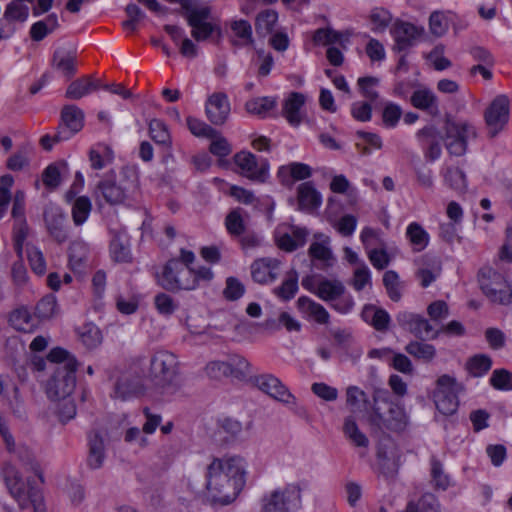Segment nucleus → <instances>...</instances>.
Listing matches in <instances>:
<instances>
[{
  "instance_id": "09e8293b",
  "label": "nucleus",
  "mask_w": 512,
  "mask_h": 512,
  "mask_svg": "<svg viewBox=\"0 0 512 512\" xmlns=\"http://www.w3.org/2000/svg\"><path fill=\"white\" fill-rule=\"evenodd\" d=\"M405 351L414 358L430 362L436 355V349L432 344L422 341H411L405 346Z\"/></svg>"
},
{
  "instance_id": "37998d69",
  "label": "nucleus",
  "mask_w": 512,
  "mask_h": 512,
  "mask_svg": "<svg viewBox=\"0 0 512 512\" xmlns=\"http://www.w3.org/2000/svg\"><path fill=\"white\" fill-rule=\"evenodd\" d=\"M401 512H440L439 502L432 493H425L417 501H409Z\"/></svg>"
},
{
  "instance_id": "5701e85b",
  "label": "nucleus",
  "mask_w": 512,
  "mask_h": 512,
  "mask_svg": "<svg viewBox=\"0 0 512 512\" xmlns=\"http://www.w3.org/2000/svg\"><path fill=\"white\" fill-rule=\"evenodd\" d=\"M309 231L305 227L292 226L291 233L276 231L275 238L277 246L286 252H293L299 247H303L307 241Z\"/></svg>"
},
{
  "instance_id": "6ab92c4d",
  "label": "nucleus",
  "mask_w": 512,
  "mask_h": 512,
  "mask_svg": "<svg viewBox=\"0 0 512 512\" xmlns=\"http://www.w3.org/2000/svg\"><path fill=\"white\" fill-rule=\"evenodd\" d=\"M231 111L228 96L224 92L211 94L206 101L205 113L208 120L216 126L226 123Z\"/></svg>"
},
{
  "instance_id": "5fc2aeb1",
  "label": "nucleus",
  "mask_w": 512,
  "mask_h": 512,
  "mask_svg": "<svg viewBox=\"0 0 512 512\" xmlns=\"http://www.w3.org/2000/svg\"><path fill=\"white\" fill-rule=\"evenodd\" d=\"M92 83L87 79V76L78 78L71 82L67 87L65 97L72 100H79L84 96L91 93Z\"/></svg>"
},
{
  "instance_id": "473e14b6",
  "label": "nucleus",
  "mask_w": 512,
  "mask_h": 512,
  "mask_svg": "<svg viewBox=\"0 0 512 512\" xmlns=\"http://www.w3.org/2000/svg\"><path fill=\"white\" fill-rule=\"evenodd\" d=\"M149 135L157 145L171 152L172 138L167 125L162 120L152 119L149 122Z\"/></svg>"
},
{
  "instance_id": "79ce46f5",
  "label": "nucleus",
  "mask_w": 512,
  "mask_h": 512,
  "mask_svg": "<svg viewBox=\"0 0 512 512\" xmlns=\"http://www.w3.org/2000/svg\"><path fill=\"white\" fill-rule=\"evenodd\" d=\"M231 30L237 39L231 40L234 46L243 47L253 43L252 27L246 20H235L231 23Z\"/></svg>"
},
{
  "instance_id": "a19ab883",
  "label": "nucleus",
  "mask_w": 512,
  "mask_h": 512,
  "mask_svg": "<svg viewBox=\"0 0 512 512\" xmlns=\"http://www.w3.org/2000/svg\"><path fill=\"white\" fill-rule=\"evenodd\" d=\"M346 403L352 411L370 410V400L367 394L358 386H349L346 389Z\"/></svg>"
},
{
  "instance_id": "1a4fd4ad",
  "label": "nucleus",
  "mask_w": 512,
  "mask_h": 512,
  "mask_svg": "<svg viewBox=\"0 0 512 512\" xmlns=\"http://www.w3.org/2000/svg\"><path fill=\"white\" fill-rule=\"evenodd\" d=\"M212 11L209 6L195 7L194 5L183 15L191 27V36L197 42L209 39L215 32L221 35V28L210 21Z\"/></svg>"
},
{
  "instance_id": "69168bd1",
  "label": "nucleus",
  "mask_w": 512,
  "mask_h": 512,
  "mask_svg": "<svg viewBox=\"0 0 512 512\" xmlns=\"http://www.w3.org/2000/svg\"><path fill=\"white\" fill-rule=\"evenodd\" d=\"M27 257L33 272L37 275H44L46 272V261L41 250L34 245H28Z\"/></svg>"
},
{
  "instance_id": "a878e982",
  "label": "nucleus",
  "mask_w": 512,
  "mask_h": 512,
  "mask_svg": "<svg viewBox=\"0 0 512 512\" xmlns=\"http://www.w3.org/2000/svg\"><path fill=\"white\" fill-rule=\"evenodd\" d=\"M312 169L308 164L292 162L281 166L278 170V177L282 184L291 186L295 181H301L310 178Z\"/></svg>"
},
{
  "instance_id": "e2e57ef3",
  "label": "nucleus",
  "mask_w": 512,
  "mask_h": 512,
  "mask_svg": "<svg viewBox=\"0 0 512 512\" xmlns=\"http://www.w3.org/2000/svg\"><path fill=\"white\" fill-rule=\"evenodd\" d=\"M228 365L231 370L230 376L242 380L245 379L250 372L249 362L240 355H233L228 359Z\"/></svg>"
},
{
  "instance_id": "c85d7f7f",
  "label": "nucleus",
  "mask_w": 512,
  "mask_h": 512,
  "mask_svg": "<svg viewBox=\"0 0 512 512\" xmlns=\"http://www.w3.org/2000/svg\"><path fill=\"white\" fill-rule=\"evenodd\" d=\"M362 318L369 323L375 330L384 332L389 328L391 321L388 312L374 305H366L362 311Z\"/></svg>"
},
{
  "instance_id": "bb28decb",
  "label": "nucleus",
  "mask_w": 512,
  "mask_h": 512,
  "mask_svg": "<svg viewBox=\"0 0 512 512\" xmlns=\"http://www.w3.org/2000/svg\"><path fill=\"white\" fill-rule=\"evenodd\" d=\"M297 307L300 312L308 318L313 319L318 324H328L330 315L321 304L315 302L307 296H301L297 300Z\"/></svg>"
},
{
  "instance_id": "603ef678",
  "label": "nucleus",
  "mask_w": 512,
  "mask_h": 512,
  "mask_svg": "<svg viewBox=\"0 0 512 512\" xmlns=\"http://www.w3.org/2000/svg\"><path fill=\"white\" fill-rule=\"evenodd\" d=\"M491 366L492 359L485 354L475 355L466 363V368L473 377H482L491 369Z\"/></svg>"
},
{
  "instance_id": "9b49d317",
  "label": "nucleus",
  "mask_w": 512,
  "mask_h": 512,
  "mask_svg": "<svg viewBox=\"0 0 512 512\" xmlns=\"http://www.w3.org/2000/svg\"><path fill=\"white\" fill-rule=\"evenodd\" d=\"M436 409L445 416L453 415L459 406L456 380L449 375H442L437 380L433 395Z\"/></svg>"
},
{
  "instance_id": "72a5a7b5",
  "label": "nucleus",
  "mask_w": 512,
  "mask_h": 512,
  "mask_svg": "<svg viewBox=\"0 0 512 512\" xmlns=\"http://www.w3.org/2000/svg\"><path fill=\"white\" fill-rule=\"evenodd\" d=\"M345 293V286L341 281L324 279L319 282L315 294L326 302H332Z\"/></svg>"
},
{
  "instance_id": "864d4df0",
  "label": "nucleus",
  "mask_w": 512,
  "mask_h": 512,
  "mask_svg": "<svg viewBox=\"0 0 512 512\" xmlns=\"http://www.w3.org/2000/svg\"><path fill=\"white\" fill-rule=\"evenodd\" d=\"M92 209L91 201L87 196L76 198L72 205V218L75 225H82L88 218Z\"/></svg>"
},
{
  "instance_id": "338daca9",
  "label": "nucleus",
  "mask_w": 512,
  "mask_h": 512,
  "mask_svg": "<svg viewBox=\"0 0 512 512\" xmlns=\"http://www.w3.org/2000/svg\"><path fill=\"white\" fill-rule=\"evenodd\" d=\"M59 400L57 405V415L63 424L70 421L76 416V405L70 396L56 398Z\"/></svg>"
},
{
  "instance_id": "7ed1b4c3",
  "label": "nucleus",
  "mask_w": 512,
  "mask_h": 512,
  "mask_svg": "<svg viewBox=\"0 0 512 512\" xmlns=\"http://www.w3.org/2000/svg\"><path fill=\"white\" fill-rule=\"evenodd\" d=\"M51 364L52 375L46 383L48 398L70 396L76 386L77 360L67 350L55 347L47 355Z\"/></svg>"
},
{
  "instance_id": "13d9d810",
  "label": "nucleus",
  "mask_w": 512,
  "mask_h": 512,
  "mask_svg": "<svg viewBox=\"0 0 512 512\" xmlns=\"http://www.w3.org/2000/svg\"><path fill=\"white\" fill-rule=\"evenodd\" d=\"M186 122L190 132L197 137L214 139L216 136H218L217 130L200 119L188 116Z\"/></svg>"
},
{
  "instance_id": "f3484780",
  "label": "nucleus",
  "mask_w": 512,
  "mask_h": 512,
  "mask_svg": "<svg viewBox=\"0 0 512 512\" xmlns=\"http://www.w3.org/2000/svg\"><path fill=\"white\" fill-rule=\"evenodd\" d=\"M253 383L264 393L284 404H296L295 396L272 374H262L253 378Z\"/></svg>"
},
{
  "instance_id": "a211bd4d",
  "label": "nucleus",
  "mask_w": 512,
  "mask_h": 512,
  "mask_svg": "<svg viewBox=\"0 0 512 512\" xmlns=\"http://www.w3.org/2000/svg\"><path fill=\"white\" fill-rule=\"evenodd\" d=\"M421 33L422 29L417 26L409 22L397 20L391 28V34L395 41L393 50L395 52H402L410 49L416 44Z\"/></svg>"
},
{
  "instance_id": "2f4dec72",
  "label": "nucleus",
  "mask_w": 512,
  "mask_h": 512,
  "mask_svg": "<svg viewBox=\"0 0 512 512\" xmlns=\"http://www.w3.org/2000/svg\"><path fill=\"white\" fill-rule=\"evenodd\" d=\"M110 253L116 262L127 263L131 261L130 244L126 233L119 232L115 234L110 243Z\"/></svg>"
},
{
  "instance_id": "9d476101",
  "label": "nucleus",
  "mask_w": 512,
  "mask_h": 512,
  "mask_svg": "<svg viewBox=\"0 0 512 512\" xmlns=\"http://www.w3.org/2000/svg\"><path fill=\"white\" fill-rule=\"evenodd\" d=\"M368 421L372 427L380 431L401 432L408 424V416L404 407L394 402L389 404L387 414L375 408L374 414H369Z\"/></svg>"
},
{
  "instance_id": "052dcab7",
  "label": "nucleus",
  "mask_w": 512,
  "mask_h": 512,
  "mask_svg": "<svg viewBox=\"0 0 512 512\" xmlns=\"http://www.w3.org/2000/svg\"><path fill=\"white\" fill-rule=\"evenodd\" d=\"M29 15V7L27 5L11 1L4 11V18L8 22H25Z\"/></svg>"
},
{
  "instance_id": "ea45409f",
  "label": "nucleus",
  "mask_w": 512,
  "mask_h": 512,
  "mask_svg": "<svg viewBox=\"0 0 512 512\" xmlns=\"http://www.w3.org/2000/svg\"><path fill=\"white\" fill-rule=\"evenodd\" d=\"M343 432L354 446L363 448L369 446V439L360 431L353 416H347L344 419Z\"/></svg>"
},
{
  "instance_id": "bf43d9fd",
  "label": "nucleus",
  "mask_w": 512,
  "mask_h": 512,
  "mask_svg": "<svg viewBox=\"0 0 512 512\" xmlns=\"http://www.w3.org/2000/svg\"><path fill=\"white\" fill-rule=\"evenodd\" d=\"M154 305L157 312L166 317L171 316L179 308V303L172 296L164 292L155 295Z\"/></svg>"
},
{
  "instance_id": "58836bf2",
  "label": "nucleus",
  "mask_w": 512,
  "mask_h": 512,
  "mask_svg": "<svg viewBox=\"0 0 512 512\" xmlns=\"http://www.w3.org/2000/svg\"><path fill=\"white\" fill-rule=\"evenodd\" d=\"M343 432L354 446L363 448L369 446V439L360 431L353 416H347L344 419Z\"/></svg>"
},
{
  "instance_id": "4468645a",
  "label": "nucleus",
  "mask_w": 512,
  "mask_h": 512,
  "mask_svg": "<svg viewBox=\"0 0 512 512\" xmlns=\"http://www.w3.org/2000/svg\"><path fill=\"white\" fill-rule=\"evenodd\" d=\"M235 164L241 169L242 175L252 181L264 183L269 177V164L263 159L258 162L256 156L248 151H240L234 155Z\"/></svg>"
},
{
  "instance_id": "20e7f679",
  "label": "nucleus",
  "mask_w": 512,
  "mask_h": 512,
  "mask_svg": "<svg viewBox=\"0 0 512 512\" xmlns=\"http://www.w3.org/2000/svg\"><path fill=\"white\" fill-rule=\"evenodd\" d=\"M153 387L163 395H174L182 387L177 356L160 350L150 358V367L146 375Z\"/></svg>"
},
{
  "instance_id": "dca6fc26",
  "label": "nucleus",
  "mask_w": 512,
  "mask_h": 512,
  "mask_svg": "<svg viewBox=\"0 0 512 512\" xmlns=\"http://www.w3.org/2000/svg\"><path fill=\"white\" fill-rule=\"evenodd\" d=\"M489 127V136L494 138L503 129L509 119V99L506 95H498L488 106L484 114Z\"/></svg>"
},
{
  "instance_id": "cd10ccee",
  "label": "nucleus",
  "mask_w": 512,
  "mask_h": 512,
  "mask_svg": "<svg viewBox=\"0 0 512 512\" xmlns=\"http://www.w3.org/2000/svg\"><path fill=\"white\" fill-rule=\"evenodd\" d=\"M89 453L87 464L91 469L102 467L105 459V444L99 432L91 433L88 437Z\"/></svg>"
},
{
  "instance_id": "423d86ee",
  "label": "nucleus",
  "mask_w": 512,
  "mask_h": 512,
  "mask_svg": "<svg viewBox=\"0 0 512 512\" xmlns=\"http://www.w3.org/2000/svg\"><path fill=\"white\" fill-rule=\"evenodd\" d=\"M302 506V488L298 483L279 487L261 499V512H294Z\"/></svg>"
},
{
  "instance_id": "680f3d73",
  "label": "nucleus",
  "mask_w": 512,
  "mask_h": 512,
  "mask_svg": "<svg viewBox=\"0 0 512 512\" xmlns=\"http://www.w3.org/2000/svg\"><path fill=\"white\" fill-rule=\"evenodd\" d=\"M378 466L380 473L388 480L394 479L398 473V463L387 456L381 449L377 452Z\"/></svg>"
},
{
  "instance_id": "4d7b16f0",
  "label": "nucleus",
  "mask_w": 512,
  "mask_h": 512,
  "mask_svg": "<svg viewBox=\"0 0 512 512\" xmlns=\"http://www.w3.org/2000/svg\"><path fill=\"white\" fill-rule=\"evenodd\" d=\"M61 166L66 167V163H52L44 169L42 173V181L48 189L55 190L61 184Z\"/></svg>"
},
{
  "instance_id": "412c9836",
  "label": "nucleus",
  "mask_w": 512,
  "mask_h": 512,
  "mask_svg": "<svg viewBox=\"0 0 512 512\" xmlns=\"http://www.w3.org/2000/svg\"><path fill=\"white\" fill-rule=\"evenodd\" d=\"M280 261L276 258H261L255 260L251 265V275L255 282L267 284L275 281L278 277Z\"/></svg>"
},
{
  "instance_id": "0eeeda50",
  "label": "nucleus",
  "mask_w": 512,
  "mask_h": 512,
  "mask_svg": "<svg viewBox=\"0 0 512 512\" xmlns=\"http://www.w3.org/2000/svg\"><path fill=\"white\" fill-rule=\"evenodd\" d=\"M478 281L482 292L491 302L500 305L512 303V288L498 271L483 267L479 270Z\"/></svg>"
},
{
  "instance_id": "7c9ffc66",
  "label": "nucleus",
  "mask_w": 512,
  "mask_h": 512,
  "mask_svg": "<svg viewBox=\"0 0 512 512\" xmlns=\"http://www.w3.org/2000/svg\"><path fill=\"white\" fill-rule=\"evenodd\" d=\"M52 65L66 78H72L76 73V55L71 51L57 49L53 54Z\"/></svg>"
},
{
  "instance_id": "f257e3e1",
  "label": "nucleus",
  "mask_w": 512,
  "mask_h": 512,
  "mask_svg": "<svg viewBox=\"0 0 512 512\" xmlns=\"http://www.w3.org/2000/svg\"><path fill=\"white\" fill-rule=\"evenodd\" d=\"M245 485L243 458L232 456L215 458L207 467V497L214 503L227 505L233 502Z\"/></svg>"
},
{
  "instance_id": "49530a36",
  "label": "nucleus",
  "mask_w": 512,
  "mask_h": 512,
  "mask_svg": "<svg viewBox=\"0 0 512 512\" xmlns=\"http://www.w3.org/2000/svg\"><path fill=\"white\" fill-rule=\"evenodd\" d=\"M383 285L392 301L398 302L401 300L404 283L400 280L397 272L393 270L386 271L383 275Z\"/></svg>"
},
{
  "instance_id": "6e6552de",
  "label": "nucleus",
  "mask_w": 512,
  "mask_h": 512,
  "mask_svg": "<svg viewBox=\"0 0 512 512\" xmlns=\"http://www.w3.org/2000/svg\"><path fill=\"white\" fill-rule=\"evenodd\" d=\"M160 285L167 291L193 290L197 287L194 270L178 259H170L164 266Z\"/></svg>"
},
{
  "instance_id": "4c0bfd02",
  "label": "nucleus",
  "mask_w": 512,
  "mask_h": 512,
  "mask_svg": "<svg viewBox=\"0 0 512 512\" xmlns=\"http://www.w3.org/2000/svg\"><path fill=\"white\" fill-rule=\"evenodd\" d=\"M343 432L354 446L363 448L369 446V439L360 431L353 416H347L344 419Z\"/></svg>"
},
{
  "instance_id": "c03bdc74",
  "label": "nucleus",
  "mask_w": 512,
  "mask_h": 512,
  "mask_svg": "<svg viewBox=\"0 0 512 512\" xmlns=\"http://www.w3.org/2000/svg\"><path fill=\"white\" fill-rule=\"evenodd\" d=\"M79 339L88 349L96 348L102 342V333L93 323H85L77 329Z\"/></svg>"
},
{
  "instance_id": "ddd939ff",
  "label": "nucleus",
  "mask_w": 512,
  "mask_h": 512,
  "mask_svg": "<svg viewBox=\"0 0 512 512\" xmlns=\"http://www.w3.org/2000/svg\"><path fill=\"white\" fill-rule=\"evenodd\" d=\"M45 227L49 235L59 244L66 242L69 238L66 214L63 209L53 203L45 206L43 211Z\"/></svg>"
},
{
  "instance_id": "b1692460",
  "label": "nucleus",
  "mask_w": 512,
  "mask_h": 512,
  "mask_svg": "<svg viewBox=\"0 0 512 512\" xmlns=\"http://www.w3.org/2000/svg\"><path fill=\"white\" fill-rule=\"evenodd\" d=\"M298 207L302 211L312 212L322 204V195L311 181L301 183L297 187Z\"/></svg>"
},
{
  "instance_id": "2eb2a0df",
  "label": "nucleus",
  "mask_w": 512,
  "mask_h": 512,
  "mask_svg": "<svg viewBox=\"0 0 512 512\" xmlns=\"http://www.w3.org/2000/svg\"><path fill=\"white\" fill-rule=\"evenodd\" d=\"M114 378L111 397L113 399L127 401L138 397L143 393V385L140 379L130 371L119 372Z\"/></svg>"
},
{
  "instance_id": "e433bc0d",
  "label": "nucleus",
  "mask_w": 512,
  "mask_h": 512,
  "mask_svg": "<svg viewBox=\"0 0 512 512\" xmlns=\"http://www.w3.org/2000/svg\"><path fill=\"white\" fill-rule=\"evenodd\" d=\"M430 476L433 487L437 490H447L451 484L450 476L445 472L442 462L435 456L430 459Z\"/></svg>"
},
{
  "instance_id": "774afa93",
  "label": "nucleus",
  "mask_w": 512,
  "mask_h": 512,
  "mask_svg": "<svg viewBox=\"0 0 512 512\" xmlns=\"http://www.w3.org/2000/svg\"><path fill=\"white\" fill-rule=\"evenodd\" d=\"M444 179L445 182L456 191H464L467 187L466 175L459 168H447Z\"/></svg>"
},
{
  "instance_id": "393cba45",
  "label": "nucleus",
  "mask_w": 512,
  "mask_h": 512,
  "mask_svg": "<svg viewBox=\"0 0 512 512\" xmlns=\"http://www.w3.org/2000/svg\"><path fill=\"white\" fill-rule=\"evenodd\" d=\"M410 102L413 107L425 111L430 116L435 117L440 114L438 98L429 88L415 90L411 95Z\"/></svg>"
},
{
  "instance_id": "3c124183",
  "label": "nucleus",
  "mask_w": 512,
  "mask_h": 512,
  "mask_svg": "<svg viewBox=\"0 0 512 512\" xmlns=\"http://www.w3.org/2000/svg\"><path fill=\"white\" fill-rule=\"evenodd\" d=\"M243 212L242 208H235L227 214L225 226L230 235L239 237L245 233Z\"/></svg>"
},
{
  "instance_id": "8fccbe9b",
  "label": "nucleus",
  "mask_w": 512,
  "mask_h": 512,
  "mask_svg": "<svg viewBox=\"0 0 512 512\" xmlns=\"http://www.w3.org/2000/svg\"><path fill=\"white\" fill-rule=\"evenodd\" d=\"M406 236L416 251H422L429 243V234L417 222H412L408 225Z\"/></svg>"
},
{
  "instance_id": "de8ad7c7",
  "label": "nucleus",
  "mask_w": 512,
  "mask_h": 512,
  "mask_svg": "<svg viewBox=\"0 0 512 512\" xmlns=\"http://www.w3.org/2000/svg\"><path fill=\"white\" fill-rule=\"evenodd\" d=\"M276 106V99L273 97H256L248 100L245 104V109L248 113L260 117H266L268 112Z\"/></svg>"
},
{
  "instance_id": "a18cd8bd",
  "label": "nucleus",
  "mask_w": 512,
  "mask_h": 512,
  "mask_svg": "<svg viewBox=\"0 0 512 512\" xmlns=\"http://www.w3.org/2000/svg\"><path fill=\"white\" fill-rule=\"evenodd\" d=\"M278 14L276 11L266 9L260 12L255 21V29L259 36L265 37L271 34L276 26Z\"/></svg>"
},
{
  "instance_id": "6e6d98bb",
  "label": "nucleus",
  "mask_w": 512,
  "mask_h": 512,
  "mask_svg": "<svg viewBox=\"0 0 512 512\" xmlns=\"http://www.w3.org/2000/svg\"><path fill=\"white\" fill-rule=\"evenodd\" d=\"M315 238L321 240V242H313L309 247V255L317 260L328 261L332 257V252L327 246L329 243V237L322 233L315 234Z\"/></svg>"
},
{
  "instance_id": "0e129e2a",
  "label": "nucleus",
  "mask_w": 512,
  "mask_h": 512,
  "mask_svg": "<svg viewBox=\"0 0 512 512\" xmlns=\"http://www.w3.org/2000/svg\"><path fill=\"white\" fill-rule=\"evenodd\" d=\"M490 385L496 390H512V373L507 369H496L490 377Z\"/></svg>"
},
{
  "instance_id": "c9c22d12",
  "label": "nucleus",
  "mask_w": 512,
  "mask_h": 512,
  "mask_svg": "<svg viewBox=\"0 0 512 512\" xmlns=\"http://www.w3.org/2000/svg\"><path fill=\"white\" fill-rule=\"evenodd\" d=\"M298 278V272L295 269H291L282 284L274 288L273 293L282 301L291 300L298 292Z\"/></svg>"
},
{
  "instance_id": "39448f33",
  "label": "nucleus",
  "mask_w": 512,
  "mask_h": 512,
  "mask_svg": "<svg viewBox=\"0 0 512 512\" xmlns=\"http://www.w3.org/2000/svg\"><path fill=\"white\" fill-rule=\"evenodd\" d=\"M118 182L115 173L110 171L97 183L93 196L96 201L103 199L109 205L124 203L128 193L136 189L138 183L137 173L133 168L124 167Z\"/></svg>"
},
{
  "instance_id": "4be33fe9",
  "label": "nucleus",
  "mask_w": 512,
  "mask_h": 512,
  "mask_svg": "<svg viewBox=\"0 0 512 512\" xmlns=\"http://www.w3.org/2000/svg\"><path fill=\"white\" fill-rule=\"evenodd\" d=\"M5 484L9 493L16 499L21 508H27L29 503H34L32 494L26 492L25 483L21 475L14 469H9L5 473Z\"/></svg>"
},
{
  "instance_id": "f03ea898",
  "label": "nucleus",
  "mask_w": 512,
  "mask_h": 512,
  "mask_svg": "<svg viewBox=\"0 0 512 512\" xmlns=\"http://www.w3.org/2000/svg\"><path fill=\"white\" fill-rule=\"evenodd\" d=\"M443 130L445 136L435 125H427L417 132L416 136L425 149L426 159L435 161L441 156L443 140L451 155L462 156L467 150V138L470 135L476 136L473 126L467 123H455L449 119L446 120Z\"/></svg>"
},
{
  "instance_id": "f8f14e48",
  "label": "nucleus",
  "mask_w": 512,
  "mask_h": 512,
  "mask_svg": "<svg viewBox=\"0 0 512 512\" xmlns=\"http://www.w3.org/2000/svg\"><path fill=\"white\" fill-rule=\"evenodd\" d=\"M398 325L405 331L421 340L435 339L439 331L422 315L408 311H401L396 315Z\"/></svg>"
},
{
  "instance_id": "f704fd0d",
  "label": "nucleus",
  "mask_w": 512,
  "mask_h": 512,
  "mask_svg": "<svg viewBox=\"0 0 512 512\" xmlns=\"http://www.w3.org/2000/svg\"><path fill=\"white\" fill-rule=\"evenodd\" d=\"M9 322L13 328L25 333L34 331L37 325L35 318L26 308L14 310L9 317Z\"/></svg>"
},
{
  "instance_id": "c756f323",
  "label": "nucleus",
  "mask_w": 512,
  "mask_h": 512,
  "mask_svg": "<svg viewBox=\"0 0 512 512\" xmlns=\"http://www.w3.org/2000/svg\"><path fill=\"white\" fill-rule=\"evenodd\" d=\"M305 103V97L302 93L292 92L283 103V116L292 126H298L301 123L300 110Z\"/></svg>"
},
{
  "instance_id": "aec40b11",
  "label": "nucleus",
  "mask_w": 512,
  "mask_h": 512,
  "mask_svg": "<svg viewBox=\"0 0 512 512\" xmlns=\"http://www.w3.org/2000/svg\"><path fill=\"white\" fill-rule=\"evenodd\" d=\"M61 121L69 129V132H57L54 135L55 141L68 139L79 132L84 126V112L76 105H66L61 111Z\"/></svg>"
}]
</instances>
